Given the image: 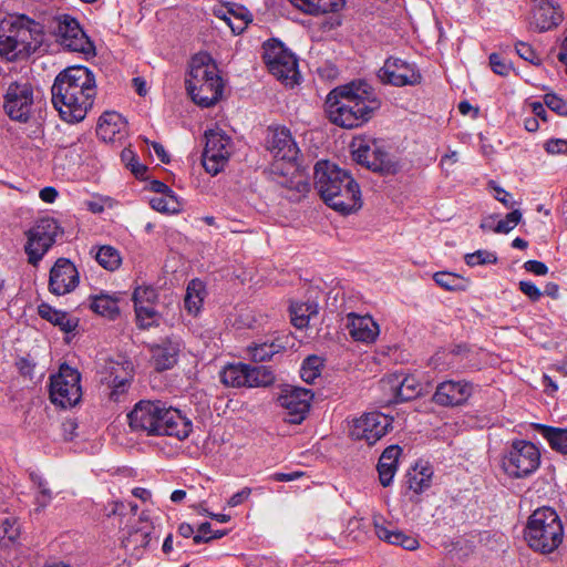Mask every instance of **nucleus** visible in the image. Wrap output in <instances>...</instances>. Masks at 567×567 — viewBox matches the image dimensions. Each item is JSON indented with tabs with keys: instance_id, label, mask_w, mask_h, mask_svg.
I'll return each instance as SVG.
<instances>
[{
	"instance_id": "473e14b6",
	"label": "nucleus",
	"mask_w": 567,
	"mask_h": 567,
	"mask_svg": "<svg viewBox=\"0 0 567 567\" xmlns=\"http://www.w3.org/2000/svg\"><path fill=\"white\" fill-rule=\"evenodd\" d=\"M433 470L426 464H416L408 473L409 488L416 494H421L430 488L432 483Z\"/></svg>"
},
{
	"instance_id": "20e7f679",
	"label": "nucleus",
	"mask_w": 567,
	"mask_h": 567,
	"mask_svg": "<svg viewBox=\"0 0 567 567\" xmlns=\"http://www.w3.org/2000/svg\"><path fill=\"white\" fill-rule=\"evenodd\" d=\"M43 25L23 14L0 18V56L22 61L39 52L44 44Z\"/></svg>"
},
{
	"instance_id": "e2e57ef3",
	"label": "nucleus",
	"mask_w": 567,
	"mask_h": 567,
	"mask_svg": "<svg viewBox=\"0 0 567 567\" xmlns=\"http://www.w3.org/2000/svg\"><path fill=\"white\" fill-rule=\"evenodd\" d=\"M210 532H212L210 524L209 523H203L199 526V528H198V533L193 536L194 543L195 544H200V543H204V542H208L209 539L213 538L212 536H208V534Z\"/></svg>"
},
{
	"instance_id": "9d476101",
	"label": "nucleus",
	"mask_w": 567,
	"mask_h": 567,
	"mask_svg": "<svg viewBox=\"0 0 567 567\" xmlns=\"http://www.w3.org/2000/svg\"><path fill=\"white\" fill-rule=\"evenodd\" d=\"M59 234L60 227L54 218L39 219L25 234L24 251L28 255L29 264L37 266L53 246Z\"/></svg>"
},
{
	"instance_id": "a18cd8bd",
	"label": "nucleus",
	"mask_w": 567,
	"mask_h": 567,
	"mask_svg": "<svg viewBox=\"0 0 567 567\" xmlns=\"http://www.w3.org/2000/svg\"><path fill=\"white\" fill-rule=\"evenodd\" d=\"M135 313L141 328H148L158 321V313L154 309L153 303L136 307Z\"/></svg>"
},
{
	"instance_id": "4d7b16f0",
	"label": "nucleus",
	"mask_w": 567,
	"mask_h": 567,
	"mask_svg": "<svg viewBox=\"0 0 567 567\" xmlns=\"http://www.w3.org/2000/svg\"><path fill=\"white\" fill-rule=\"evenodd\" d=\"M545 151L550 155H567V140L551 138L544 144Z\"/></svg>"
},
{
	"instance_id": "bb28decb",
	"label": "nucleus",
	"mask_w": 567,
	"mask_h": 567,
	"mask_svg": "<svg viewBox=\"0 0 567 567\" xmlns=\"http://www.w3.org/2000/svg\"><path fill=\"white\" fill-rule=\"evenodd\" d=\"M347 329L354 341L367 344L373 343L380 334L379 324L369 315L348 313Z\"/></svg>"
},
{
	"instance_id": "f3484780",
	"label": "nucleus",
	"mask_w": 567,
	"mask_h": 567,
	"mask_svg": "<svg viewBox=\"0 0 567 567\" xmlns=\"http://www.w3.org/2000/svg\"><path fill=\"white\" fill-rule=\"evenodd\" d=\"M378 79L383 84L393 86L416 85L421 82V73L415 65L399 58H389L378 71Z\"/></svg>"
},
{
	"instance_id": "603ef678",
	"label": "nucleus",
	"mask_w": 567,
	"mask_h": 567,
	"mask_svg": "<svg viewBox=\"0 0 567 567\" xmlns=\"http://www.w3.org/2000/svg\"><path fill=\"white\" fill-rule=\"evenodd\" d=\"M121 158L135 176L142 177L145 174L146 167L137 162L135 153L131 148H124L121 153Z\"/></svg>"
},
{
	"instance_id": "f8f14e48",
	"label": "nucleus",
	"mask_w": 567,
	"mask_h": 567,
	"mask_svg": "<svg viewBox=\"0 0 567 567\" xmlns=\"http://www.w3.org/2000/svg\"><path fill=\"white\" fill-rule=\"evenodd\" d=\"M205 148L203 152V166L205 171L215 176L220 173L228 163L234 146L231 138L219 128L205 133Z\"/></svg>"
},
{
	"instance_id": "a878e982",
	"label": "nucleus",
	"mask_w": 567,
	"mask_h": 567,
	"mask_svg": "<svg viewBox=\"0 0 567 567\" xmlns=\"http://www.w3.org/2000/svg\"><path fill=\"white\" fill-rule=\"evenodd\" d=\"M148 348L155 369L164 371L173 368L177 362L182 349V341L179 338L171 336L162 339L157 343L150 344Z\"/></svg>"
},
{
	"instance_id": "412c9836",
	"label": "nucleus",
	"mask_w": 567,
	"mask_h": 567,
	"mask_svg": "<svg viewBox=\"0 0 567 567\" xmlns=\"http://www.w3.org/2000/svg\"><path fill=\"white\" fill-rule=\"evenodd\" d=\"M161 401L142 400L135 404L127 414L128 424L135 432L146 435H157L158 415L161 414Z\"/></svg>"
},
{
	"instance_id": "7ed1b4c3",
	"label": "nucleus",
	"mask_w": 567,
	"mask_h": 567,
	"mask_svg": "<svg viewBox=\"0 0 567 567\" xmlns=\"http://www.w3.org/2000/svg\"><path fill=\"white\" fill-rule=\"evenodd\" d=\"M315 186L323 202L343 215L354 213L362 206L358 183L347 171L330 162L316 164Z\"/></svg>"
},
{
	"instance_id": "c03bdc74",
	"label": "nucleus",
	"mask_w": 567,
	"mask_h": 567,
	"mask_svg": "<svg viewBox=\"0 0 567 567\" xmlns=\"http://www.w3.org/2000/svg\"><path fill=\"white\" fill-rule=\"evenodd\" d=\"M215 14L219 19L224 20L236 34L241 33L252 21V17L247 9H239L240 18H238V20L231 19L227 13L219 14V11H215Z\"/></svg>"
},
{
	"instance_id": "b1692460",
	"label": "nucleus",
	"mask_w": 567,
	"mask_h": 567,
	"mask_svg": "<svg viewBox=\"0 0 567 567\" xmlns=\"http://www.w3.org/2000/svg\"><path fill=\"white\" fill-rule=\"evenodd\" d=\"M132 375L133 365L128 360H110L105 363L102 381L112 388L110 395L113 400L117 401L118 396L126 391Z\"/></svg>"
},
{
	"instance_id": "37998d69",
	"label": "nucleus",
	"mask_w": 567,
	"mask_h": 567,
	"mask_svg": "<svg viewBox=\"0 0 567 567\" xmlns=\"http://www.w3.org/2000/svg\"><path fill=\"white\" fill-rule=\"evenodd\" d=\"M374 530L381 540L395 546H402L404 538L408 536V534L399 529L389 528L377 522L374 523Z\"/></svg>"
},
{
	"instance_id": "6e6d98bb",
	"label": "nucleus",
	"mask_w": 567,
	"mask_h": 567,
	"mask_svg": "<svg viewBox=\"0 0 567 567\" xmlns=\"http://www.w3.org/2000/svg\"><path fill=\"white\" fill-rule=\"evenodd\" d=\"M516 52L522 59L528 61L534 65H538L540 63V58L538 56V54L529 44L525 42H518L516 44Z\"/></svg>"
},
{
	"instance_id": "2f4dec72",
	"label": "nucleus",
	"mask_w": 567,
	"mask_h": 567,
	"mask_svg": "<svg viewBox=\"0 0 567 567\" xmlns=\"http://www.w3.org/2000/svg\"><path fill=\"white\" fill-rule=\"evenodd\" d=\"M120 298L116 295L100 293L91 298V309L100 316L115 319L120 313Z\"/></svg>"
},
{
	"instance_id": "6e6552de",
	"label": "nucleus",
	"mask_w": 567,
	"mask_h": 567,
	"mask_svg": "<svg viewBox=\"0 0 567 567\" xmlns=\"http://www.w3.org/2000/svg\"><path fill=\"white\" fill-rule=\"evenodd\" d=\"M264 61L269 72L286 85L298 82L299 71L296 56L277 40L264 44Z\"/></svg>"
},
{
	"instance_id": "bf43d9fd",
	"label": "nucleus",
	"mask_w": 567,
	"mask_h": 567,
	"mask_svg": "<svg viewBox=\"0 0 567 567\" xmlns=\"http://www.w3.org/2000/svg\"><path fill=\"white\" fill-rule=\"evenodd\" d=\"M519 289L524 295L534 301L538 300L542 296L540 290L532 281H520Z\"/></svg>"
},
{
	"instance_id": "39448f33",
	"label": "nucleus",
	"mask_w": 567,
	"mask_h": 567,
	"mask_svg": "<svg viewBox=\"0 0 567 567\" xmlns=\"http://www.w3.org/2000/svg\"><path fill=\"white\" fill-rule=\"evenodd\" d=\"M186 85L192 100L200 106H212L221 97L223 80L209 54L198 53L193 56Z\"/></svg>"
},
{
	"instance_id": "79ce46f5",
	"label": "nucleus",
	"mask_w": 567,
	"mask_h": 567,
	"mask_svg": "<svg viewBox=\"0 0 567 567\" xmlns=\"http://www.w3.org/2000/svg\"><path fill=\"white\" fill-rule=\"evenodd\" d=\"M20 527L16 519L6 518L0 525V546L8 547L17 542Z\"/></svg>"
},
{
	"instance_id": "e433bc0d",
	"label": "nucleus",
	"mask_w": 567,
	"mask_h": 567,
	"mask_svg": "<svg viewBox=\"0 0 567 567\" xmlns=\"http://www.w3.org/2000/svg\"><path fill=\"white\" fill-rule=\"evenodd\" d=\"M318 313V305L315 302L292 303L290 306L291 322L297 328L308 324L311 317Z\"/></svg>"
},
{
	"instance_id": "4c0bfd02",
	"label": "nucleus",
	"mask_w": 567,
	"mask_h": 567,
	"mask_svg": "<svg viewBox=\"0 0 567 567\" xmlns=\"http://www.w3.org/2000/svg\"><path fill=\"white\" fill-rule=\"evenodd\" d=\"M91 254H94L100 266L110 271L116 270L122 264L120 251L112 246H102L96 251L92 249Z\"/></svg>"
},
{
	"instance_id": "cd10ccee",
	"label": "nucleus",
	"mask_w": 567,
	"mask_h": 567,
	"mask_svg": "<svg viewBox=\"0 0 567 567\" xmlns=\"http://www.w3.org/2000/svg\"><path fill=\"white\" fill-rule=\"evenodd\" d=\"M127 124L117 112H105L101 115L96 128L97 135L104 142H120L126 135Z\"/></svg>"
},
{
	"instance_id": "a19ab883",
	"label": "nucleus",
	"mask_w": 567,
	"mask_h": 567,
	"mask_svg": "<svg viewBox=\"0 0 567 567\" xmlns=\"http://www.w3.org/2000/svg\"><path fill=\"white\" fill-rule=\"evenodd\" d=\"M322 368V360L319 357L310 355L308 357L300 369V377L307 383H313L316 379L320 375Z\"/></svg>"
},
{
	"instance_id": "5701e85b",
	"label": "nucleus",
	"mask_w": 567,
	"mask_h": 567,
	"mask_svg": "<svg viewBox=\"0 0 567 567\" xmlns=\"http://www.w3.org/2000/svg\"><path fill=\"white\" fill-rule=\"evenodd\" d=\"M79 285V272L73 262L59 258L50 270L49 290L63 296L73 291Z\"/></svg>"
},
{
	"instance_id": "3c124183",
	"label": "nucleus",
	"mask_w": 567,
	"mask_h": 567,
	"mask_svg": "<svg viewBox=\"0 0 567 567\" xmlns=\"http://www.w3.org/2000/svg\"><path fill=\"white\" fill-rule=\"evenodd\" d=\"M496 260V256L493 252L486 250H477L465 256V261L471 267L485 264H495Z\"/></svg>"
},
{
	"instance_id": "ddd939ff",
	"label": "nucleus",
	"mask_w": 567,
	"mask_h": 567,
	"mask_svg": "<svg viewBox=\"0 0 567 567\" xmlns=\"http://www.w3.org/2000/svg\"><path fill=\"white\" fill-rule=\"evenodd\" d=\"M275 381V375L267 367L249 365L244 363L229 364L221 372V382L225 385L240 386H268Z\"/></svg>"
},
{
	"instance_id": "a211bd4d",
	"label": "nucleus",
	"mask_w": 567,
	"mask_h": 567,
	"mask_svg": "<svg viewBox=\"0 0 567 567\" xmlns=\"http://www.w3.org/2000/svg\"><path fill=\"white\" fill-rule=\"evenodd\" d=\"M313 394L302 388H287L278 398V404L286 411L285 421L300 424L309 412Z\"/></svg>"
},
{
	"instance_id": "49530a36",
	"label": "nucleus",
	"mask_w": 567,
	"mask_h": 567,
	"mask_svg": "<svg viewBox=\"0 0 567 567\" xmlns=\"http://www.w3.org/2000/svg\"><path fill=\"white\" fill-rule=\"evenodd\" d=\"M152 207L161 213H177L179 209V204L175 196L166 195V196H155L151 199Z\"/></svg>"
},
{
	"instance_id": "dca6fc26",
	"label": "nucleus",
	"mask_w": 567,
	"mask_h": 567,
	"mask_svg": "<svg viewBox=\"0 0 567 567\" xmlns=\"http://www.w3.org/2000/svg\"><path fill=\"white\" fill-rule=\"evenodd\" d=\"M392 419L380 412H369L353 420L350 434L372 445L392 429Z\"/></svg>"
},
{
	"instance_id": "f704fd0d",
	"label": "nucleus",
	"mask_w": 567,
	"mask_h": 567,
	"mask_svg": "<svg viewBox=\"0 0 567 567\" xmlns=\"http://www.w3.org/2000/svg\"><path fill=\"white\" fill-rule=\"evenodd\" d=\"M392 389L395 390V395L401 401H408L420 395L422 391L421 383L412 375L395 377L392 381Z\"/></svg>"
},
{
	"instance_id": "2eb2a0df",
	"label": "nucleus",
	"mask_w": 567,
	"mask_h": 567,
	"mask_svg": "<svg viewBox=\"0 0 567 567\" xmlns=\"http://www.w3.org/2000/svg\"><path fill=\"white\" fill-rule=\"evenodd\" d=\"M55 35L60 45L68 51L82 53L84 55L94 53L92 41L81 29L79 22L70 16L59 18Z\"/></svg>"
},
{
	"instance_id": "c9c22d12",
	"label": "nucleus",
	"mask_w": 567,
	"mask_h": 567,
	"mask_svg": "<svg viewBox=\"0 0 567 567\" xmlns=\"http://www.w3.org/2000/svg\"><path fill=\"white\" fill-rule=\"evenodd\" d=\"M38 312L41 318L59 326L65 332H71L76 328V321L70 318L66 312L59 311L47 303L40 305Z\"/></svg>"
},
{
	"instance_id": "69168bd1",
	"label": "nucleus",
	"mask_w": 567,
	"mask_h": 567,
	"mask_svg": "<svg viewBox=\"0 0 567 567\" xmlns=\"http://www.w3.org/2000/svg\"><path fill=\"white\" fill-rule=\"evenodd\" d=\"M39 196L44 203L52 204L58 197V190L48 186L40 190Z\"/></svg>"
},
{
	"instance_id": "5fc2aeb1",
	"label": "nucleus",
	"mask_w": 567,
	"mask_h": 567,
	"mask_svg": "<svg viewBox=\"0 0 567 567\" xmlns=\"http://www.w3.org/2000/svg\"><path fill=\"white\" fill-rule=\"evenodd\" d=\"M489 64L494 73L498 75H507L512 69L511 63L498 53L489 55Z\"/></svg>"
},
{
	"instance_id": "6ab92c4d",
	"label": "nucleus",
	"mask_w": 567,
	"mask_h": 567,
	"mask_svg": "<svg viewBox=\"0 0 567 567\" xmlns=\"http://www.w3.org/2000/svg\"><path fill=\"white\" fill-rule=\"evenodd\" d=\"M159 406L157 435L174 436L181 441L187 439L193 430L192 421L181 410L162 401Z\"/></svg>"
},
{
	"instance_id": "7c9ffc66",
	"label": "nucleus",
	"mask_w": 567,
	"mask_h": 567,
	"mask_svg": "<svg viewBox=\"0 0 567 567\" xmlns=\"http://www.w3.org/2000/svg\"><path fill=\"white\" fill-rule=\"evenodd\" d=\"M533 425L554 451L563 455H567V429L554 427L538 423Z\"/></svg>"
},
{
	"instance_id": "c756f323",
	"label": "nucleus",
	"mask_w": 567,
	"mask_h": 567,
	"mask_svg": "<svg viewBox=\"0 0 567 567\" xmlns=\"http://www.w3.org/2000/svg\"><path fill=\"white\" fill-rule=\"evenodd\" d=\"M290 2L298 10L311 16L338 12L346 6L344 0H290Z\"/></svg>"
},
{
	"instance_id": "680f3d73",
	"label": "nucleus",
	"mask_w": 567,
	"mask_h": 567,
	"mask_svg": "<svg viewBox=\"0 0 567 567\" xmlns=\"http://www.w3.org/2000/svg\"><path fill=\"white\" fill-rule=\"evenodd\" d=\"M524 268L537 276H545L548 272V267L538 260H528L524 264Z\"/></svg>"
},
{
	"instance_id": "393cba45",
	"label": "nucleus",
	"mask_w": 567,
	"mask_h": 567,
	"mask_svg": "<svg viewBox=\"0 0 567 567\" xmlns=\"http://www.w3.org/2000/svg\"><path fill=\"white\" fill-rule=\"evenodd\" d=\"M267 143L268 150L277 161H284L289 164L297 161L299 148L288 128H272Z\"/></svg>"
},
{
	"instance_id": "8fccbe9b",
	"label": "nucleus",
	"mask_w": 567,
	"mask_h": 567,
	"mask_svg": "<svg viewBox=\"0 0 567 567\" xmlns=\"http://www.w3.org/2000/svg\"><path fill=\"white\" fill-rule=\"evenodd\" d=\"M522 213L518 209H514L513 212L507 214L504 219L497 223L496 227L494 228V231L507 234L518 225Z\"/></svg>"
},
{
	"instance_id": "c85d7f7f",
	"label": "nucleus",
	"mask_w": 567,
	"mask_h": 567,
	"mask_svg": "<svg viewBox=\"0 0 567 567\" xmlns=\"http://www.w3.org/2000/svg\"><path fill=\"white\" fill-rule=\"evenodd\" d=\"M401 452L402 450L399 445H391L381 454L378 463V473L382 486L388 487L391 485L398 471V462Z\"/></svg>"
},
{
	"instance_id": "4468645a",
	"label": "nucleus",
	"mask_w": 567,
	"mask_h": 567,
	"mask_svg": "<svg viewBox=\"0 0 567 567\" xmlns=\"http://www.w3.org/2000/svg\"><path fill=\"white\" fill-rule=\"evenodd\" d=\"M34 92L30 83H11L4 94L3 110L16 122L27 123L34 105Z\"/></svg>"
},
{
	"instance_id": "f03ea898",
	"label": "nucleus",
	"mask_w": 567,
	"mask_h": 567,
	"mask_svg": "<svg viewBox=\"0 0 567 567\" xmlns=\"http://www.w3.org/2000/svg\"><path fill=\"white\" fill-rule=\"evenodd\" d=\"M374 90L365 82H351L333 89L326 100L329 121L343 128L367 123L380 107Z\"/></svg>"
},
{
	"instance_id": "4be33fe9",
	"label": "nucleus",
	"mask_w": 567,
	"mask_h": 567,
	"mask_svg": "<svg viewBox=\"0 0 567 567\" xmlns=\"http://www.w3.org/2000/svg\"><path fill=\"white\" fill-rule=\"evenodd\" d=\"M563 10L554 0H532L529 27L538 32L548 31L563 21Z\"/></svg>"
},
{
	"instance_id": "1a4fd4ad",
	"label": "nucleus",
	"mask_w": 567,
	"mask_h": 567,
	"mask_svg": "<svg viewBox=\"0 0 567 567\" xmlns=\"http://www.w3.org/2000/svg\"><path fill=\"white\" fill-rule=\"evenodd\" d=\"M81 375L68 364H62L56 374L50 378V399L61 408L74 406L82 396Z\"/></svg>"
},
{
	"instance_id": "f257e3e1",
	"label": "nucleus",
	"mask_w": 567,
	"mask_h": 567,
	"mask_svg": "<svg viewBox=\"0 0 567 567\" xmlns=\"http://www.w3.org/2000/svg\"><path fill=\"white\" fill-rule=\"evenodd\" d=\"M51 93L53 106L63 121L81 122L96 95L95 76L86 66H70L55 78Z\"/></svg>"
},
{
	"instance_id": "58836bf2",
	"label": "nucleus",
	"mask_w": 567,
	"mask_h": 567,
	"mask_svg": "<svg viewBox=\"0 0 567 567\" xmlns=\"http://www.w3.org/2000/svg\"><path fill=\"white\" fill-rule=\"evenodd\" d=\"M435 282L446 290H464L467 286L465 278L449 271H439L433 276Z\"/></svg>"
},
{
	"instance_id": "72a5a7b5",
	"label": "nucleus",
	"mask_w": 567,
	"mask_h": 567,
	"mask_svg": "<svg viewBox=\"0 0 567 567\" xmlns=\"http://www.w3.org/2000/svg\"><path fill=\"white\" fill-rule=\"evenodd\" d=\"M206 296V289L203 281L199 279H193L186 288V295L184 298L185 309L190 315H197L203 306L204 298Z\"/></svg>"
},
{
	"instance_id": "aec40b11",
	"label": "nucleus",
	"mask_w": 567,
	"mask_h": 567,
	"mask_svg": "<svg viewBox=\"0 0 567 567\" xmlns=\"http://www.w3.org/2000/svg\"><path fill=\"white\" fill-rule=\"evenodd\" d=\"M473 392V383L466 380H446L436 385L432 400L440 406H461L468 401Z\"/></svg>"
},
{
	"instance_id": "864d4df0",
	"label": "nucleus",
	"mask_w": 567,
	"mask_h": 567,
	"mask_svg": "<svg viewBox=\"0 0 567 567\" xmlns=\"http://www.w3.org/2000/svg\"><path fill=\"white\" fill-rule=\"evenodd\" d=\"M544 104L558 115H567V103L556 94H546L544 96Z\"/></svg>"
},
{
	"instance_id": "423d86ee",
	"label": "nucleus",
	"mask_w": 567,
	"mask_h": 567,
	"mask_svg": "<svg viewBox=\"0 0 567 567\" xmlns=\"http://www.w3.org/2000/svg\"><path fill=\"white\" fill-rule=\"evenodd\" d=\"M524 537L535 551L550 554L556 550L564 539V526L556 511L547 506L535 509L528 517Z\"/></svg>"
},
{
	"instance_id": "0e129e2a",
	"label": "nucleus",
	"mask_w": 567,
	"mask_h": 567,
	"mask_svg": "<svg viewBox=\"0 0 567 567\" xmlns=\"http://www.w3.org/2000/svg\"><path fill=\"white\" fill-rule=\"evenodd\" d=\"M303 476L302 472L296 471L290 473H274L269 476L270 480L276 482H290Z\"/></svg>"
},
{
	"instance_id": "9b49d317",
	"label": "nucleus",
	"mask_w": 567,
	"mask_h": 567,
	"mask_svg": "<svg viewBox=\"0 0 567 567\" xmlns=\"http://www.w3.org/2000/svg\"><path fill=\"white\" fill-rule=\"evenodd\" d=\"M540 464V453L528 441H515L503 458V468L512 477H525L534 473Z\"/></svg>"
},
{
	"instance_id": "de8ad7c7",
	"label": "nucleus",
	"mask_w": 567,
	"mask_h": 567,
	"mask_svg": "<svg viewBox=\"0 0 567 567\" xmlns=\"http://www.w3.org/2000/svg\"><path fill=\"white\" fill-rule=\"evenodd\" d=\"M282 347L278 343L270 342V343H260L256 344L250 350L251 358L255 361H265L270 359L274 354L278 353Z\"/></svg>"
},
{
	"instance_id": "052dcab7",
	"label": "nucleus",
	"mask_w": 567,
	"mask_h": 567,
	"mask_svg": "<svg viewBox=\"0 0 567 567\" xmlns=\"http://www.w3.org/2000/svg\"><path fill=\"white\" fill-rule=\"evenodd\" d=\"M250 494H251V488L250 487H244L239 492L235 493L227 501V505L229 507H236V506L243 504L245 501H247L249 498Z\"/></svg>"
},
{
	"instance_id": "09e8293b",
	"label": "nucleus",
	"mask_w": 567,
	"mask_h": 567,
	"mask_svg": "<svg viewBox=\"0 0 567 567\" xmlns=\"http://www.w3.org/2000/svg\"><path fill=\"white\" fill-rule=\"evenodd\" d=\"M157 298L154 288L147 286H140L134 290L133 300L135 308L143 305L153 303Z\"/></svg>"
},
{
	"instance_id": "774afa93",
	"label": "nucleus",
	"mask_w": 567,
	"mask_h": 567,
	"mask_svg": "<svg viewBox=\"0 0 567 567\" xmlns=\"http://www.w3.org/2000/svg\"><path fill=\"white\" fill-rule=\"evenodd\" d=\"M530 110L536 118H542L543 121H547V112L545 110V104L542 102H530Z\"/></svg>"
},
{
	"instance_id": "0eeeda50",
	"label": "nucleus",
	"mask_w": 567,
	"mask_h": 567,
	"mask_svg": "<svg viewBox=\"0 0 567 567\" xmlns=\"http://www.w3.org/2000/svg\"><path fill=\"white\" fill-rule=\"evenodd\" d=\"M350 146L352 157L358 164L384 175L399 171L398 162L386 152L383 142L370 136H357Z\"/></svg>"
},
{
	"instance_id": "13d9d810",
	"label": "nucleus",
	"mask_w": 567,
	"mask_h": 567,
	"mask_svg": "<svg viewBox=\"0 0 567 567\" xmlns=\"http://www.w3.org/2000/svg\"><path fill=\"white\" fill-rule=\"evenodd\" d=\"M491 188L494 190V197L504 204L506 207H513L514 202L512 200L513 197L509 193H507L502 187L497 186L494 182H489Z\"/></svg>"
},
{
	"instance_id": "ea45409f",
	"label": "nucleus",
	"mask_w": 567,
	"mask_h": 567,
	"mask_svg": "<svg viewBox=\"0 0 567 567\" xmlns=\"http://www.w3.org/2000/svg\"><path fill=\"white\" fill-rule=\"evenodd\" d=\"M151 533L144 529H136L131 532L124 539L123 546L126 550L135 551L141 548L148 547L151 543Z\"/></svg>"
},
{
	"instance_id": "338daca9",
	"label": "nucleus",
	"mask_w": 567,
	"mask_h": 567,
	"mask_svg": "<svg viewBox=\"0 0 567 567\" xmlns=\"http://www.w3.org/2000/svg\"><path fill=\"white\" fill-rule=\"evenodd\" d=\"M38 487L40 491V496L38 497V502L44 506V505H47L48 502H50V499L52 497V493L48 488L47 484L42 481H39Z\"/></svg>"
}]
</instances>
